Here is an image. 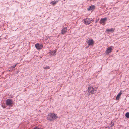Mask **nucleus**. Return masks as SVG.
Instances as JSON below:
<instances>
[{
  "label": "nucleus",
  "instance_id": "obj_1",
  "mask_svg": "<svg viewBox=\"0 0 129 129\" xmlns=\"http://www.w3.org/2000/svg\"><path fill=\"white\" fill-rule=\"evenodd\" d=\"M57 118V116L55 114L50 113L48 115L47 119L48 120L52 121L55 119H56Z\"/></svg>",
  "mask_w": 129,
  "mask_h": 129
},
{
  "label": "nucleus",
  "instance_id": "obj_2",
  "mask_svg": "<svg viewBox=\"0 0 129 129\" xmlns=\"http://www.w3.org/2000/svg\"><path fill=\"white\" fill-rule=\"evenodd\" d=\"M97 88L96 87L93 88L92 86H89L88 89L87 90L88 93V95L90 94H92L94 93L95 91H96Z\"/></svg>",
  "mask_w": 129,
  "mask_h": 129
},
{
  "label": "nucleus",
  "instance_id": "obj_3",
  "mask_svg": "<svg viewBox=\"0 0 129 129\" xmlns=\"http://www.w3.org/2000/svg\"><path fill=\"white\" fill-rule=\"evenodd\" d=\"M83 21L84 22L85 24L86 25H89L92 22L94 21L93 19H84L83 20Z\"/></svg>",
  "mask_w": 129,
  "mask_h": 129
},
{
  "label": "nucleus",
  "instance_id": "obj_4",
  "mask_svg": "<svg viewBox=\"0 0 129 129\" xmlns=\"http://www.w3.org/2000/svg\"><path fill=\"white\" fill-rule=\"evenodd\" d=\"M94 43L93 40L88 39L87 41V43L88 44V46L93 45Z\"/></svg>",
  "mask_w": 129,
  "mask_h": 129
},
{
  "label": "nucleus",
  "instance_id": "obj_5",
  "mask_svg": "<svg viewBox=\"0 0 129 129\" xmlns=\"http://www.w3.org/2000/svg\"><path fill=\"white\" fill-rule=\"evenodd\" d=\"M35 46L36 48L38 50L41 49L43 47V45L39 43H37L35 44Z\"/></svg>",
  "mask_w": 129,
  "mask_h": 129
},
{
  "label": "nucleus",
  "instance_id": "obj_6",
  "mask_svg": "<svg viewBox=\"0 0 129 129\" xmlns=\"http://www.w3.org/2000/svg\"><path fill=\"white\" fill-rule=\"evenodd\" d=\"M107 20V19L106 18H101L100 21V22L101 24H102L103 25H104Z\"/></svg>",
  "mask_w": 129,
  "mask_h": 129
},
{
  "label": "nucleus",
  "instance_id": "obj_7",
  "mask_svg": "<svg viewBox=\"0 0 129 129\" xmlns=\"http://www.w3.org/2000/svg\"><path fill=\"white\" fill-rule=\"evenodd\" d=\"M12 101L10 99H7L6 102V104L7 105H10L12 104Z\"/></svg>",
  "mask_w": 129,
  "mask_h": 129
},
{
  "label": "nucleus",
  "instance_id": "obj_8",
  "mask_svg": "<svg viewBox=\"0 0 129 129\" xmlns=\"http://www.w3.org/2000/svg\"><path fill=\"white\" fill-rule=\"evenodd\" d=\"M111 47H112V46L110 47L107 48V50L105 52L106 54H108L109 53H110L112 52V49Z\"/></svg>",
  "mask_w": 129,
  "mask_h": 129
},
{
  "label": "nucleus",
  "instance_id": "obj_9",
  "mask_svg": "<svg viewBox=\"0 0 129 129\" xmlns=\"http://www.w3.org/2000/svg\"><path fill=\"white\" fill-rule=\"evenodd\" d=\"M67 27L63 28L61 30V34H62L63 35L67 32Z\"/></svg>",
  "mask_w": 129,
  "mask_h": 129
},
{
  "label": "nucleus",
  "instance_id": "obj_10",
  "mask_svg": "<svg viewBox=\"0 0 129 129\" xmlns=\"http://www.w3.org/2000/svg\"><path fill=\"white\" fill-rule=\"evenodd\" d=\"M115 28H111L110 29H106V32H113L114 31Z\"/></svg>",
  "mask_w": 129,
  "mask_h": 129
},
{
  "label": "nucleus",
  "instance_id": "obj_11",
  "mask_svg": "<svg viewBox=\"0 0 129 129\" xmlns=\"http://www.w3.org/2000/svg\"><path fill=\"white\" fill-rule=\"evenodd\" d=\"M17 63H16L15 65L14 66H12L11 67L9 68V71H12L13 70V69L15 68L17 65Z\"/></svg>",
  "mask_w": 129,
  "mask_h": 129
},
{
  "label": "nucleus",
  "instance_id": "obj_12",
  "mask_svg": "<svg viewBox=\"0 0 129 129\" xmlns=\"http://www.w3.org/2000/svg\"><path fill=\"white\" fill-rule=\"evenodd\" d=\"M122 94V92L121 91H120L119 93L118 94L117 96L116 97V99L117 100H119V99Z\"/></svg>",
  "mask_w": 129,
  "mask_h": 129
},
{
  "label": "nucleus",
  "instance_id": "obj_13",
  "mask_svg": "<svg viewBox=\"0 0 129 129\" xmlns=\"http://www.w3.org/2000/svg\"><path fill=\"white\" fill-rule=\"evenodd\" d=\"M95 7L94 6H90L89 8L88 9V11L91 10L93 9Z\"/></svg>",
  "mask_w": 129,
  "mask_h": 129
},
{
  "label": "nucleus",
  "instance_id": "obj_14",
  "mask_svg": "<svg viewBox=\"0 0 129 129\" xmlns=\"http://www.w3.org/2000/svg\"><path fill=\"white\" fill-rule=\"evenodd\" d=\"M58 2V1H53L51 2V4L52 5H55L56 4V3Z\"/></svg>",
  "mask_w": 129,
  "mask_h": 129
},
{
  "label": "nucleus",
  "instance_id": "obj_15",
  "mask_svg": "<svg viewBox=\"0 0 129 129\" xmlns=\"http://www.w3.org/2000/svg\"><path fill=\"white\" fill-rule=\"evenodd\" d=\"M43 68L45 70L48 69L50 68V67L48 66L46 67H43Z\"/></svg>",
  "mask_w": 129,
  "mask_h": 129
},
{
  "label": "nucleus",
  "instance_id": "obj_16",
  "mask_svg": "<svg viewBox=\"0 0 129 129\" xmlns=\"http://www.w3.org/2000/svg\"><path fill=\"white\" fill-rule=\"evenodd\" d=\"M125 116L127 118H129V112L125 114Z\"/></svg>",
  "mask_w": 129,
  "mask_h": 129
},
{
  "label": "nucleus",
  "instance_id": "obj_17",
  "mask_svg": "<svg viewBox=\"0 0 129 129\" xmlns=\"http://www.w3.org/2000/svg\"><path fill=\"white\" fill-rule=\"evenodd\" d=\"M56 52V51H52L51 52V55H54L55 54V53Z\"/></svg>",
  "mask_w": 129,
  "mask_h": 129
},
{
  "label": "nucleus",
  "instance_id": "obj_18",
  "mask_svg": "<svg viewBox=\"0 0 129 129\" xmlns=\"http://www.w3.org/2000/svg\"><path fill=\"white\" fill-rule=\"evenodd\" d=\"M33 129H41V128L40 127H39L38 126H36L35 127H34Z\"/></svg>",
  "mask_w": 129,
  "mask_h": 129
}]
</instances>
